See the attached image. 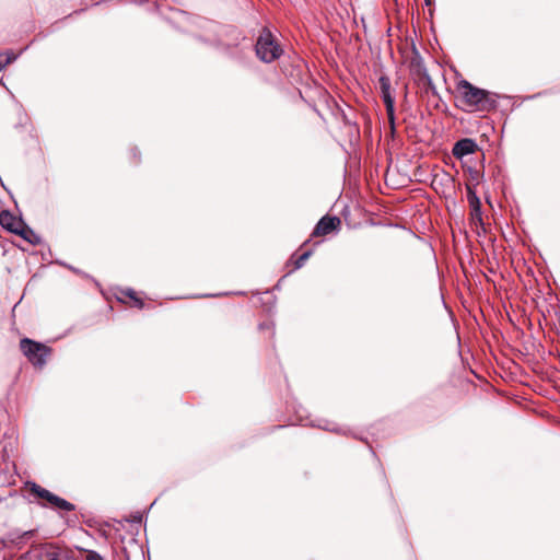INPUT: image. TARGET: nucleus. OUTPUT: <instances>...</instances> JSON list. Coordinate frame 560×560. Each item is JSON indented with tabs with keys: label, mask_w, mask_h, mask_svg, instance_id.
Returning <instances> with one entry per match:
<instances>
[{
	"label": "nucleus",
	"mask_w": 560,
	"mask_h": 560,
	"mask_svg": "<svg viewBox=\"0 0 560 560\" xmlns=\"http://www.w3.org/2000/svg\"><path fill=\"white\" fill-rule=\"evenodd\" d=\"M20 347L28 361L38 368H42L49 355V348L43 343L35 342L28 338H24L20 342Z\"/></svg>",
	"instance_id": "3"
},
{
	"label": "nucleus",
	"mask_w": 560,
	"mask_h": 560,
	"mask_svg": "<svg viewBox=\"0 0 560 560\" xmlns=\"http://www.w3.org/2000/svg\"><path fill=\"white\" fill-rule=\"evenodd\" d=\"M427 4H430V0H425Z\"/></svg>",
	"instance_id": "18"
},
{
	"label": "nucleus",
	"mask_w": 560,
	"mask_h": 560,
	"mask_svg": "<svg viewBox=\"0 0 560 560\" xmlns=\"http://www.w3.org/2000/svg\"><path fill=\"white\" fill-rule=\"evenodd\" d=\"M457 90L460 93L462 102L468 110L489 112L497 107L494 94L479 89L466 80H462L457 84Z\"/></svg>",
	"instance_id": "1"
},
{
	"label": "nucleus",
	"mask_w": 560,
	"mask_h": 560,
	"mask_svg": "<svg viewBox=\"0 0 560 560\" xmlns=\"http://www.w3.org/2000/svg\"><path fill=\"white\" fill-rule=\"evenodd\" d=\"M15 233L32 244H38L40 241V238L30 228L23 224L18 229Z\"/></svg>",
	"instance_id": "8"
},
{
	"label": "nucleus",
	"mask_w": 560,
	"mask_h": 560,
	"mask_svg": "<svg viewBox=\"0 0 560 560\" xmlns=\"http://www.w3.org/2000/svg\"><path fill=\"white\" fill-rule=\"evenodd\" d=\"M340 225V219L337 217H323L316 224L313 235L323 236L329 234Z\"/></svg>",
	"instance_id": "4"
},
{
	"label": "nucleus",
	"mask_w": 560,
	"mask_h": 560,
	"mask_svg": "<svg viewBox=\"0 0 560 560\" xmlns=\"http://www.w3.org/2000/svg\"><path fill=\"white\" fill-rule=\"evenodd\" d=\"M86 560H104L97 552L90 551L86 556Z\"/></svg>",
	"instance_id": "15"
},
{
	"label": "nucleus",
	"mask_w": 560,
	"mask_h": 560,
	"mask_svg": "<svg viewBox=\"0 0 560 560\" xmlns=\"http://www.w3.org/2000/svg\"><path fill=\"white\" fill-rule=\"evenodd\" d=\"M256 54L264 62H271L281 56L282 49L271 33L264 30L257 39Z\"/></svg>",
	"instance_id": "2"
},
{
	"label": "nucleus",
	"mask_w": 560,
	"mask_h": 560,
	"mask_svg": "<svg viewBox=\"0 0 560 560\" xmlns=\"http://www.w3.org/2000/svg\"><path fill=\"white\" fill-rule=\"evenodd\" d=\"M468 200H469L471 210L479 213L480 201H479L478 197L475 194H471V195H469Z\"/></svg>",
	"instance_id": "13"
},
{
	"label": "nucleus",
	"mask_w": 560,
	"mask_h": 560,
	"mask_svg": "<svg viewBox=\"0 0 560 560\" xmlns=\"http://www.w3.org/2000/svg\"><path fill=\"white\" fill-rule=\"evenodd\" d=\"M45 501H47V503L52 506V508H56V509H59V510H65V511H73L74 510V505L70 502H68L67 500L49 492V494L46 497Z\"/></svg>",
	"instance_id": "6"
},
{
	"label": "nucleus",
	"mask_w": 560,
	"mask_h": 560,
	"mask_svg": "<svg viewBox=\"0 0 560 560\" xmlns=\"http://www.w3.org/2000/svg\"><path fill=\"white\" fill-rule=\"evenodd\" d=\"M471 218H472V220L481 221V211L479 210V213H478V212H475L474 210H471Z\"/></svg>",
	"instance_id": "17"
},
{
	"label": "nucleus",
	"mask_w": 560,
	"mask_h": 560,
	"mask_svg": "<svg viewBox=\"0 0 560 560\" xmlns=\"http://www.w3.org/2000/svg\"><path fill=\"white\" fill-rule=\"evenodd\" d=\"M382 98H383V102L386 107L388 119L390 122H393L394 121V106H395L394 97L390 93V94H382Z\"/></svg>",
	"instance_id": "9"
},
{
	"label": "nucleus",
	"mask_w": 560,
	"mask_h": 560,
	"mask_svg": "<svg viewBox=\"0 0 560 560\" xmlns=\"http://www.w3.org/2000/svg\"><path fill=\"white\" fill-rule=\"evenodd\" d=\"M128 295H129V296L135 301V303H136L139 307H142V302L133 295V292H132V291H130V292L128 293Z\"/></svg>",
	"instance_id": "16"
},
{
	"label": "nucleus",
	"mask_w": 560,
	"mask_h": 560,
	"mask_svg": "<svg viewBox=\"0 0 560 560\" xmlns=\"http://www.w3.org/2000/svg\"><path fill=\"white\" fill-rule=\"evenodd\" d=\"M16 59L13 52L0 54V70Z\"/></svg>",
	"instance_id": "10"
},
{
	"label": "nucleus",
	"mask_w": 560,
	"mask_h": 560,
	"mask_svg": "<svg viewBox=\"0 0 560 560\" xmlns=\"http://www.w3.org/2000/svg\"><path fill=\"white\" fill-rule=\"evenodd\" d=\"M381 94H390V81L387 77L380 78Z\"/></svg>",
	"instance_id": "12"
},
{
	"label": "nucleus",
	"mask_w": 560,
	"mask_h": 560,
	"mask_svg": "<svg viewBox=\"0 0 560 560\" xmlns=\"http://www.w3.org/2000/svg\"><path fill=\"white\" fill-rule=\"evenodd\" d=\"M0 223L3 228L14 233L22 225V222L16 220L9 211L0 213Z\"/></svg>",
	"instance_id": "7"
},
{
	"label": "nucleus",
	"mask_w": 560,
	"mask_h": 560,
	"mask_svg": "<svg viewBox=\"0 0 560 560\" xmlns=\"http://www.w3.org/2000/svg\"><path fill=\"white\" fill-rule=\"evenodd\" d=\"M311 253L310 252H306L304 254H302L296 260H295V268H301L304 262L307 260V258L310 257Z\"/></svg>",
	"instance_id": "14"
},
{
	"label": "nucleus",
	"mask_w": 560,
	"mask_h": 560,
	"mask_svg": "<svg viewBox=\"0 0 560 560\" xmlns=\"http://www.w3.org/2000/svg\"><path fill=\"white\" fill-rule=\"evenodd\" d=\"M32 493L35 494L36 497H38L39 499H43L45 500L46 497L49 494L50 491H48L47 489L45 488H42L40 486L38 485H33L32 488Z\"/></svg>",
	"instance_id": "11"
},
{
	"label": "nucleus",
	"mask_w": 560,
	"mask_h": 560,
	"mask_svg": "<svg viewBox=\"0 0 560 560\" xmlns=\"http://www.w3.org/2000/svg\"><path fill=\"white\" fill-rule=\"evenodd\" d=\"M477 144L471 139H462L457 141L453 147V155L457 159H462L476 151Z\"/></svg>",
	"instance_id": "5"
}]
</instances>
